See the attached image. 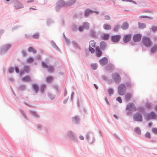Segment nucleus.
<instances>
[{
  "label": "nucleus",
  "instance_id": "obj_1",
  "mask_svg": "<svg viewBox=\"0 0 157 157\" xmlns=\"http://www.w3.org/2000/svg\"><path fill=\"white\" fill-rule=\"evenodd\" d=\"M142 42L143 44L146 47H150L152 44L150 38L148 36H144L143 37Z\"/></svg>",
  "mask_w": 157,
  "mask_h": 157
},
{
  "label": "nucleus",
  "instance_id": "obj_2",
  "mask_svg": "<svg viewBox=\"0 0 157 157\" xmlns=\"http://www.w3.org/2000/svg\"><path fill=\"white\" fill-rule=\"evenodd\" d=\"M145 117L146 120L150 119H155L157 118V116L154 112H151L149 114H146Z\"/></svg>",
  "mask_w": 157,
  "mask_h": 157
},
{
  "label": "nucleus",
  "instance_id": "obj_3",
  "mask_svg": "<svg viewBox=\"0 0 157 157\" xmlns=\"http://www.w3.org/2000/svg\"><path fill=\"white\" fill-rule=\"evenodd\" d=\"M126 91V87L124 84H121L118 87V93L120 95H124Z\"/></svg>",
  "mask_w": 157,
  "mask_h": 157
},
{
  "label": "nucleus",
  "instance_id": "obj_4",
  "mask_svg": "<svg viewBox=\"0 0 157 157\" xmlns=\"http://www.w3.org/2000/svg\"><path fill=\"white\" fill-rule=\"evenodd\" d=\"M133 119L135 121H142L143 120L142 116L141 114L137 113L134 114Z\"/></svg>",
  "mask_w": 157,
  "mask_h": 157
},
{
  "label": "nucleus",
  "instance_id": "obj_5",
  "mask_svg": "<svg viewBox=\"0 0 157 157\" xmlns=\"http://www.w3.org/2000/svg\"><path fill=\"white\" fill-rule=\"evenodd\" d=\"M126 109L127 110H131L135 111H136V108L133 103H130L127 105Z\"/></svg>",
  "mask_w": 157,
  "mask_h": 157
},
{
  "label": "nucleus",
  "instance_id": "obj_6",
  "mask_svg": "<svg viewBox=\"0 0 157 157\" xmlns=\"http://www.w3.org/2000/svg\"><path fill=\"white\" fill-rule=\"evenodd\" d=\"M112 77L116 82H119L121 81V77L117 73L113 74Z\"/></svg>",
  "mask_w": 157,
  "mask_h": 157
},
{
  "label": "nucleus",
  "instance_id": "obj_7",
  "mask_svg": "<svg viewBox=\"0 0 157 157\" xmlns=\"http://www.w3.org/2000/svg\"><path fill=\"white\" fill-rule=\"evenodd\" d=\"M141 36L140 34H137L135 35L133 37V40L135 42H138L141 40Z\"/></svg>",
  "mask_w": 157,
  "mask_h": 157
},
{
  "label": "nucleus",
  "instance_id": "obj_8",
  "mask_svg": "<svg viewBox=\"0 0 157 157\" xmlns=\"http://www.w3.org/2000/svg\"><path fill=\"white\" fill-rule=\"evenodd\" d=\"M24 71H21L20 72V75H21L24 73V72L27 73H29L30 70V67L28 66H25L23 68Z\"/></svg>",
  "mask_w": 157,
  "mask_h": 157
},
{
  "label": "nucleus",
  "instance_id": "obj_9",
  "mask_svg": "<svg viewBox=\"0 0 157 157\" xmlns=\"http://www.w3.org/2000/svg\"><path fill=\"white\" fill-rule=\"evenodd\" d=\"M131 34H127L125 35L123 38V41L125 43H127L130 41L131 38Z\"/></svg>",
  "mask_w": 157,
  "mask_h": 157
},
{
  "label": "nucleus",
  "instance_id": "obj_10",
  "mask_svg": "<svg viewBox=\"0 0 157 157\" xmlns=\"http://www.w3.org/2000/svg\"><path fill=\"white\" fill-rule=\"evenodd\" d=\"M121 37L120 35H114L112 37L111 40L113 42H117L119 40Z\"/></svg>",
  "mask_w": 157,
  "mask_h": 157
},
{
  "label": "nucleus",
  "instance_id": "obj_11",
  "mask_svg": "<svg viewBox=\"0 0 157 157\" xmlns=\"http://www.w3.org/2000/svg\"><path fill=\"white\" fill-rule=\"evenodd\" d=\"M100 64L102 65H104L106 64L108 62V60L106 57H104L99 60Z\"/></svg>",
  "mask_w": 157,
  "mask_h": 157
},
{
  "label": "nucleus",
  "instance_id": "obj_12",
  "mask_svg": "<svg viewBox=\"0 0 157 157\" xmlns=\"http://www.w3.org/2000/svg\"><path fill=\"white\" fill-rule=\"evenodd\" d=\"M66 4L67 3H65L63 1H60L58 2V5L56 6V9H58L59 7H62L63 6H67Z\"/></svg>",
  "mask_w": 157,
  "mask_h": 157
},
{
  "label": "nucleus",
  "instance_id": "obj_13",
  "mask_svg": "<svg viewBox=\"0 0 157 157\" xmlns=\"http://www.w3.org/2000/svg\"><path fill=\"white\" fill-rule=\"evenodd\" d=\"M96 54L98 57H100L102 55V52L98 47L96 48Z\"/></svg>",
  "mask_w": 157,
  "mask_h": 157
},
{
  "label": "nucleus",
  "instance_id": "obj_14",
  "mask_svg": "<svg viewBox=\"0 0 157 157\" xmlns=\"http://www.w3.org/2000/svg\"><path fill=\"white\" fill-rule=\"evenodd\" d=\"M22 81L24 82L32 81L31 77L29 76H27L23 77L22 78Z\"/></svg>",
  "mask_w": 157,
  "mask_h": 157
},
{
  "label": "nucleus",
  "instance_id": "obj_15",
  "mask_svg": "<svg viewBox=\"0 0 157 157\" xmlns=\"http://www.w3.org/2000/svg\"><path fill=\"white\" fill-rule=\"evenodd\" d=\"M106 46V44L105 42L104 41H102L101 42L100 44V47L101 50H105Z\"/></svg>",
  "mask_w": 157,
  "mask_h": 157
},
{
  "label": "nucleus",
  "instance_id": "obj_16",
  "mask_svg": "<svg viewBox=\"0 0 157 157\" xmlns=\"http://www.w3.org/2000/svg\"><path fill=\"white\" fill-rule=\"evenodd\" d=\"M45 80L48 82H51L53 81V78L52 76H47Z\"/></svg>",
  "mask_w": 157,
  "mask_h": 157
},
{
  "label": "nucleus",
  "instance_id": "obj_17",
  "mask_svg": "<svg viewBox=\"0 0 157 157\" xmlns=\"http://www.w3.org/2000/svg\"><path fill=\"white\" fill-rule=\"evenodd\" d=\"M32 86L33 89L35 91L36 93H37L39 90V87L38 85L36 84H33Z\"/></svg>",
  "mask_w": 157,
  "mask_h": 157
},
{
  "label": "nucleus",
  "instance_id": "obj_18",
  "mask_svg": "<svg viewBox=\"0 0 157 157\" xmlns=\"http://www.w3.org/2000/svg\"><path fill=\"white\" fill-rule=\"evenodd\" d=\"M103 28L105 30H109L111 29V26L108 24H105L103 26Z\"/></svg>",
  "mask_w": 157,
  "mask_h": 157
},
{
  "label": "nucleus",
  "instance_id": "obj_19",
  "mask_svg": "<svg viewBox=\"0 0 157 157\" xmlns=\"http://www.w3.org/2000/svg\"><path fill=\"white\" fill-rule=\"evenodd\" d=\"M121 27L123 29H126L128 27V25L127 22H124L123 24Z\"/></svg>",
  "mask_w": 157,
  "mask_h": 157
},
{
  "label": "nucleus",
  "instance_id": "obj_20",
  "mask_svg": "<svg viewBox=\"0 0 157 157\" xmlns=\"http://www.w3.org/2000/svg\"><path fill=\"white\" fill-rule=\"evenodd\" d=\"M89 24L87 22H84L83 23L82 27H83L86 29H88L89 27Z\"/></svg>",
  "mask_w": 157,
  "mask_h": 157
},
{
  "label": "nucleus",
  "instance_id": "obj_21",
  "mask_svg": "<svg viewBox=\"0 0 157 157\" xmlns=\"http://www.w3.org/2000/svg\"><path fill=\"white\" fill-rule=\"evenodd\" d=\"M157 51V45L153 46L151 48V51L152 53L155 52Z\"/></svg>",
  "mask_w": 157,
  "mask_h": 157
},
{
  "label": "nucleus",
  "instance_id": "obj_22",
  "mask_svg": "<svg viewBox=\"0 0 157 157\" xmlns=\"http://www.w3.org/2000/svg\"><path fill=\"white\" fill-rule=\"evenodd\" d=\"M28 51L29 52H32L33 53H36V51L35 49L33 48L30 47L28 49Z\"/></svg>",
  "mask_w": 157,
  "mask_h": 157
},
{
  "label": "nucleus",
  "instance_id": "obj_23",
  "mask_svg": "<svg viewBox=\"0 0 157 157\" xmlns=\"http://www.w3.org/2000/svg\"><path fill=\"white\" fill-rule=\"evenodd\" d=\"M91 12L93 13V11H91L89 9L86 10L85 12V16H88Z\"/></svg>",
  "mask_w": 157,
  "mask_h": 157
},
{
  "label": "nucleus",
  "instance_id": "obj_24",
  "mask_svg": "<svg viewBox=\"0 0 157 157\" xmlns=\"http://www.w3.org/2000/svg\"><path fill=\"white\" fill-rule=\"evenodd\" d=\"M139 27L141 29H144L146 27V25L144 23H139Z\"/></svg>",
  "mask_w": 157,
  "mask_h": 157
},
{
  "label": "nucleus",
  "instance_id": "obj_25",
  "mask_svg": "<svg viewBox=\"0 0 157 157\" xmlns=\"http://www.w3.org/2000/svg\"><path fill=\"white\" fill-rule=\"evenodd\" d=\"M109 37V34H104L102 37V39L104 40H107Z\"/></svg>",
  "mask_w": 157,
  "mask_h": 157
},
{
  "label": "nucleus",
  "instance_id": "obj_26",
  "mask_svg": "<svg viewBox=\"0 0 157 157\" xmlns=\"http://www.w3.org/2000/svg\"><path fill=\"white\" fill-rule=\"evenodd\" d=\"M75 2V0H70L67 3L66 5L67 6H71Z\"/></svg>",
  "mask_w": 157,
  "mask_h": 157
},
{
  "label": "nucleus",
  "instance_id": "obj_27",
  "mask_svg": "<svg viewBox=\"0 0 157 157\" xmlns=\"http://www.w3.org/2000/svg\"><path fill=\"white\" fill-rule=\"evenodd\" d=\"M95 43L94 41L91 40L90 41L89 44V47H95Z\"/></svg>",
  "mask_w": 157,
  "mask_h": 157
},
{
  "label": "nucleus",
  "instance_id": "obj_28",
  "mask_svg": "<svg viewBox=\"0 0 157 157\" xmlns=\"http://www.w3.org/2000/svg\"><path fill=\"white\" fill-rule=\"evenodd\" d=\"M132 96L131 94H127L125 96V98L127 101Z\"/></svg>",
  "mask_w": 157,
  "mask_h": 157
},
{
  "label": "nucleus",
  "instance_id": "obj_29",
  "mask_svg": "<svg viewBox=\"0 0 157 157\" xmlns=\"http://www.w3.org/2000/svg\"><path fill=\"white\" fill-rule=\"evenodd\" d=\"M135 132L137 133L138 134H140L141 131L140 129L138 127L136 128L135 129Z\"/></svg>",
  "mask_w": 157,
  "mask_h": 157
},
{
  "label": "nucleus",
  "instance_id": "obj_30",
  "mask_svg": "<svg viewBox=\"0 0 157 157\" xmlns=\"http://www.w3.org/2000/svg\"><path fill=\"white\" fill-rule=\"evenodd\" d=\"M139 18H148L150 20L152 19V17H148L146 16H140L139 17Z\"/></svg>",
  "mask_w": 157,
  "mask_h": 157
},
{
  "label": "nucleus",
  "instance_id": "obj_31",
  "mask_svg": "<svg viewBox=\"0 0 157 157\" xmlns=\"http://www.w3.org/2000/svg\"><path fill=\"white\" fill-rule=\"evenodd\" d=\"M33 59L31 57L28 58L27 60V61L28 63H32L33 62Z\"/></svg>",
  "mask_w": 157,
  "mask_h": 157
},
{
  "label": "nucleus",
  "instance_id": "obj_32",
  "mask_svg": "<svg viewBox=\"0 0 157 157\" xmlns=\"http://www.w3.org/2000/svg\"><path fill=\"white\" fill-rule=\"evenodd\" d=\"M48 71L50 72H52L54 71V68L52 67H48Z\"/></svg>",
  "mask_w": 157,
  "mask_h": 157
},
{
  "label": "nucleus",
  "instance_id": "obj_33",
  "mask_svg": "<svg viewBox=\"0 0 157 157\" xmlns=\"http://www.w3.org/2000/svg\"><path fill=\"white\" fill-rule=\"evenodd\" d=\"M151 30L152 31L155 32L157 31V26H154L152 27Z\"/></svg>",
  "mask_w": 157,
  "mask_h": 157
},
{
  "label": "nucleus",
  "instance_id": "obj_34",
  "mask_svg": "<svg viewBox=\"0 0 157 157\" xmlns=\"http://www.w3.org/2000/svg\"><path fill=\"white\" fill-rule=\"evenodd\" d=\"M91 66L94 70H95L97 67V64L96 63H93L91 64Z\"/></svg>",
  "mask_w": 157,
  "mask_h": 157
},
{
  "label": "nucleus",
  "instance_id": "obj_35",
  "mask_svg": "<svg viewBox=\"0 0 157 157\" xmlns=\"http://www.w3.org/2000/svg\"><path fill=\"white\" fill-rule=\"evenodd\" d=\"M46 87V86L45 85H43L41 86L40 87V91L41 92H43L44 90L45 89Z\"/></svg>",
  "mask_w": 157,
  "mask_h": 157
},
{
  "label": "nucleus",
  "instance_id": "obj_36",
  "mask_svg": "<svg viewBox=\"0 0 157 157\" xmlns=\"http://www.w3.org/2000/svg\"><path fill=\"white\" fill-rule=\"evenodd\" d=\"M42 66L44 68H48V66L44 62H42Z\"/></svg>",
  "mask_w": 157,
  "mask_h": 157
},
{
  "label": "nucleus",
  "instance_id": "obj_37",
  "mask_svg": "<svg viewBox=\"0 0 157 157\" xmlns=\"http://www.w3.org/2000/svg\"><path fill=\"white\" fill-rule=\"evenodd\" d=\"M104 19L106 20H109L111 19V18L109 15H105L104 16Z\"/></svg>",
  "mask_w": 157,
  "mask_h": 157
},
{
  "label": "nucleus",
  "instance_id": "obj_38",
  "mask_svg": "<svg viewBox=\"0 0 157 157\" xmlns=\"http://www.w3.org/2000/svg\"><path fill=\"white\" fill-rule=\"evenodd\" d=\"M119 28L120 27L118 25H116L115 26L114 28V31L116 32L117 31L118 29H119Z\"/></svg>",
  "mask_w": 157,
  "mask_h": 157
},
{
  "label": "nucleus",
  "instance_id": "obj_39",
  "mask_svg": "<svg viewBox=\"0 0 157 157\" xmlns=\"http://www.w3.org/2000/svg\"><path fill=\"white\" fill-rule=\"evenodd\" d=\"M33 37L35 39H38L39 37V35L38 33H36L33 36Z\"/></svg>",
  "mask_w": 157,
  "mask_h": 157
},
{
  "label": "nucleus",
  "instance_id": "obj_40",
  "mask_svg": "<svg viewBox=\"0 0 157 157\" xmlns=\"http://www.w3.org/2000/svg\"><path fill=\"white\" fill-rule=\"evenodd\" d=\"M89 50L92 53H93L94 52V49L92 48V47H89Z\"/></svg>",
  "mask_w": 157,
  "mask_h": 157
},
{
  "label": "nucleus",
  "instance_id": "obj_41",
  "mask_svg": "<svg viewBox=\"0 0 157 157\" xmlns=\"http://www.w3.org/2000/svg\"><path fill=\"white\" fill-rule=\"evenodd\" d=\"M145 136L148 138H151V135L150 133L149 132H147L145 134Z\"/></svg>",
  "mask_w": 157,
  "mask_h": 157
},
{
  "label": "nucleus",
  "instance_id": "obj_42",
  "mask_svg": "<svg viewBox=\"0 0 157 157\" xmlns=\"http://www.w3.org/2000/svg\"><path fill=\"white\" fill-rule=\"evenodd\" d=\"M152 131L154 133L157 134V128H153L152 129Z\"/></svg>",
  "mask_w": 157,
  "mask_h": 157
},
{
  "label": "nucleus",
  "instance_id": "obj_43",
  "mask_svg": "<svg viewBox=\"0 0 157 157\" xmlns=\"http://www.w3.org/2000/svg\"><path fill=\"white\" fill-rule=\"evenodd\" d=\"M108 92L109 94L110 95H111L113 94V90L112 89H110L109 90Z\"/></svg>",
  "mask_w": 157,
  "mask_h": 157
},
{
  "label": "nucleus",
  "instance_id": "obj_44",
  "mask_svg": "<svg viewBox=\"0 0 157 157\" xmlns=\"http://www.w3.org/2000/svg\"><path fill=\"white\" fill-rule=\"evenodd\" d=\"M68 135L70 137H71L72 136H73V135L72 132L71 131H69L68 132Z\"/></svg>",
  "mask_w": 157,
  "mask_h": 157
},
{
  "label": "nucleus",
  "instance_id": "obj_45",
  "mask_svg": "<svg viewBox=\"0 0 157 157\" xmlns=\"http://www.w3.org/2000/svg\"><path fill=\"white\" fill-rule=\"evenodd\" d=\"M117 100L119 101L120 103H121L122 102L121 98L120 97H118L117 99Z\"/></svg>",
  "mask_w": 157,
  "mask_h": 157
},
{
  "label": "nucleus",
  "instance_id": "obj_46",
  "mask_svg": "<svg viewBox=\"0 0 157 157\" xmlns=\"http://www.w3.org/2000/svg\"><path fill=\"white\" fill-rule=\"evenodd\" d=\"M122 1H123V2H133V3H134L135 4H136V2H135L134 1H131V0H122Z\"/></svg>",
  "mask_w": 157,
  "mask_h": 157
},
{
  "label": "nucleus",
  "instance_id": "obj_47",
  "mask_svg": "<svg viewBox=\"0 0 157 157\" xmlns=\"http://www.w3.org/2000/svg\"><path fill=\"white\" fill-rule=\"evenodd\" d=\"M14 68L13 67H10L9 69V72L10 73H12L14 71Z\"/></svg>",
  "mask_w": 157,
  "mask_h": 157
},
{
  "label": "nucleus",
  "instance_id": "obj_48",
  "mask_svg": "<svg viewBox=\"0 0 157 157\" xmlns=\"http://www.w3.org/2000/svg\"><path fill=\"white\" fill-rule=\"evenodd\" d=\"M15 71L17 73H18L19 72V70L17 67H15Z\"/></svg>",
  "mask_w": 157,
  "mask_h": 157
},
{
  "label": "nucleus",
  "instance_id": "obj_49",
  "mask_svg": "<svg viewBox=\"0 0 157 157\" xmlns=\"http://www.w3.org/2000/svg\"><path fill=\"white\" fill-rule=\"evenodd\" d=\"M78 117H74L72 118V119L73 121L75 122H76L78 120Z\"/></svg>",
  "mask_w": 157,
  "mask_h": 157
},
{
  "label": "nucleus",
  "instance_id": "obj_50",
  "mask_svg": "<svg viewBox=\"0 0 157 157\" xmlns=\"http://www.w3.org/2000/svg\"><path fill=\"white\" fill-rule=\"evenodd\" d=\"M143 13H151V12L149 10H144L143 11Z\"/></svg>",
  "mask_w": 157,
  "mask_h": 157
},
{
  "label": "nucleus",
  "instance_id": "obj_51",
  "mask_svg": "<svg viewBox=\"0 0 157 157\" xmlns=\"http://www.w3.org/2000/svg\"><path fill=\"white\" fill-rule=\"evenodd\" d=\"M79 30L80 31H82L83 30L82 28V27H80L79 28Z\"/></svg>",
  "mask_w": 157,
  "mask_h": 157
},
{
  "label": "nucleus",
  "instance_id": "obj_52",
  "mask_svg": "<svg viewBox=\"0 0 157 157\" xmlns=\"http://www.w3.org/2000/svg\"><path fill=\"white\" fill-rule=\"evenodd\" d=\"M79 138L81 140H83L84 139V137L82 136H80Z\"/></svg>",
  "mask_w": 157,
  "mask_h": 157
},
{
  "label": "nucleus",
  "instance_id": "obj_53",
  "mask_svg": "<svg viewBox=\"0 0 157 157\" xmlns=\"http://www.w3.org/2000/svg\"><path fill=\"white\" fill-rule=\"evenodd\" d=\"M28 3L33 2H34V1L33 0H29L27 1Z\"/></svg>",
  "mask_w": 157,
  "mask_h": 157
},
{
  "label": "nucleus",
  "instance_id": "obj_54",
  "mask_svg": "<svg viewBox=\"0 0 157 157\" xmlns=\"http://www.w3.org/2000/svg\"><path fill=\"white\" fill-rule=\"evenodd\" d=\"M29 9L30 10H31L32 9L35 10H37L36 9L33 8H29Z\"/></svg>",
  "mask_w": 157,
  "mask_h": 157
},
{
  "label": "nucleus",
  "instance_id": "obj_55",
  "mask_svg": "<svg viewBox=\"0 0 157 157\" xmlns=\"http://www.w3.org/2000/svg\"><path fill=\"white\" fill-rule=\"evenodd\" d=\"M89 137H90L88 135H87L86 136V138L88 140H89Z\"/></svg>",
  "mask_w": 157,
  "mask_h": 157
},
{
  "label": "nucleus",
  "instance_id": "obj_56",
  "mask_svg": "<svg viewBox=\"0 0 157 157\" xmlns=\"http://www.w3.org/2000/svg\"><path fill=\"white\" fill-rule=\"evenodd\" d=\"M23 54H24V55L25 56H26V52H25V51H23Z\"/></svg>",
  "mask_w": 157,
  "mask_h": 157
},
{
  "label": "nucleus",
  "instance_id": "obj_57",
  "mask_svg": "<svg viewBox=\"0 0 157 157\" xmlns=\"http://www.w3.org/2000/svg\"><path fill=\"white\" fill-rule=\"evenodd\" d=\"M94 86H95V88H96V89H98V87L95 84H94Z\"/></svg>",
  "mask_w": 157,
  "mask_h": 157
},
{
  "label": "nucleus",
  "instance_id": "obj_58",
  "mask_svg": "<svg viewBox=\"0 0 157 157\" xmlns=\"http://www.w3.org/2000/svg\"><path fill=\"white\" fill-rule=\"evenodd\" d=\"M113 116L114 117L116 118V119H117V116L116 115H115V114H114L113 115Z\"/></svg>",
  "mask_w": 157,
  "mask_h": 157
},
{
  "label": "nucleus",
  "instance_id": "obj_59",
  "mask_svg": "<svg viewBox=\"0 0 157 157\" xmlns=\"http://www.w3.org/2000/svg\"><path fill=\"white\" fill-rule=\"evenodd\" d=\"M152 125V124L151 123H149L148 124V126L149 127H150Z\"/></svg>",
  "mask_w": 157,
  "mask_h": 157
},
{
  "label": "nucleus",
  "instance_id": "obj_60",
  "mask_svg": "<svg viewBox=\"0 0 157 157\" xmlns=\"http://www.w3.org/2000/svg\"><path fill=\"white\" fill-rule=\"evenodd\" d=\"M94 139H93V138H92V141L91 142H90V143H93L94 141Z\"/></svg>",
  "mask_w": 157,
  "mask_h": 157
},
{
  "label": "nucleus",
  "instance_id": "obj_61",
  "mask_svg": "<svg viewBox=\"0 0 157 157\" xmlns=\"http://www.w3.org/2000/svg\"><path fill=\"white\" fill-rule=\"evenodd\" d=\"M155 109L156 111L157 112V106L155 107Z\"/></svg>",
  "mask_w": 157,
  "mask_h": 157
},
{
  "label": "nucleus",
  "instance_id": "obj_62",
  "mask_svg": "<svg viewBox=\"0 0 157 157\" xmlns=\"http://www.w3.org/2000/svg\"><path fill=\"white\" fill-rule=\"evenodd\" d=\"M67 100H66V101H64V103H65L66 102H67Z\"/></svg>",
  "mask_w": 157,
  "mask_h": 157
},
{
  "label": "nucleus",
  "instance_id": "obj_63",
  "mask_svg": "<svg viewBox=\"0 0 157 157\" xmlns=\"http://www.w3.org/2000/svg\"><path fill=\"white\" fill-rule=\"evenodd\" d=\"M8 47L9 48L11 47V46L10 45H8Z\"/></svg>",
  "mask_w": 157,
  "mask_h": 157
},
{
  "label": "nucleus",
  "instance_id": "obj_64",
  "mask_svg": "<svg viewBox=\"0 0 157 157\" xmlns=\"http://www.w3.org/2000/svg\"><path fill=\"white\" fill-rule=\"evenodd\" d=\"M6 0L7 1H9L10 0Z\"/></svg>",
  "mask_w": 157,
  "mask_h": 157
}]
</instances>
